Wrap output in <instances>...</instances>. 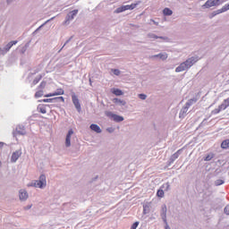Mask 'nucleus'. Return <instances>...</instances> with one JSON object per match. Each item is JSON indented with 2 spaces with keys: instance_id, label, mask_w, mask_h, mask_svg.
Returning <instances> with one entry per match:
<instances>
[{
  "instance_id": "nucleus-1",
  "label": "nucleus",
  "mask_w": 229,
  "mask_h": 229,
  "mask_svg": "<svg viewBox=\"0 0 229 229\" xmlns=\"http://www.w3.org/2000/svg\"><path fill=\"white\" fill-rule=\"evenodd\" d=\"M29 187L41 190L46 189V187H47V177L45 174H41L37 180H32L29 183Z\"/></svg>"
},
{
  "instance_id": "nucleus-2",
  "label": "nucleus",
  "mask_w": 229,
  "mask_h": 229,
  "mask_svg": "<svg viewBox=\"0 0 229 229\" xmlns=\"http://www.w3.org/2000/svg\"><path fill=\"white\" fill-rule=\"evenodd\" d=\"M105 114L106 117H109V119H111V121H114V123H123V121H124V116L121 114H117L110 111H106Z\"/></svg>"
},
{
  "instance_id": "nucleus-3",
  "label": "nucleus",
  "mask_w": 229,
  "mask_h": 229,
  "mask_svg": "<svg viewBox=\"0 0 229 229\" xmlns=\"http://www.w3.org/2000/svg\"><path fill=\"white\" fill-rule=\"evenodd\" d=\"M221 4V0H208L204 4H202V10H208V8H214V6H219Z\"/></svg>"
},
{
  "instance_id": "nucleus-4",
  "label": "nucleus",
  "mask_w": 229,
  "mask_h": 229,
  "mask_svg": "<svg viewBox=\"0 0 229 229\" xmlns=\"http://www.w3.org/2000/svg\"><path fill=\"white\" fill-rule=\"evenodd\" d=\"M30 198V194H28V191L21 189L18 192V199L21 201V203H24L28 201V199Z\"/></svg>"
},
{
  "instance_id": "nucleus-5",
  "label": "nucleus",
  "mask_w": 229,
  "mask_h": 229,
  "mask_svg": "<svg viewBox=\"0 0 229 229\" xmlns=\"http://www.w3.org/2000/svg\"><path fill=\"white\" fill-rule=\"evenodd\" d=\"M137 8V4H127V5H123L121 7H118L115 10L116 13H121L123 12H126V10H135Z\"/></svg>"
},
{
  "instance_id": "nucleus-6",
  "label": "nucleus",
  "mask_w": 229,
  "mask_h": 229,
  "mask_svg": "<svg viewBox=\"0 0 229 229\" xmlns=\"http://www.w3.org/2000/svg\"><path fill=\"white\" fill-rule=\"evenodd\" d=\"M197 62H199V57H198V55H193L190 58H188L184 64H186V67H188V69H191V67H192V65H194V64H197Z\"/></svg>"
},
{
  "instance_id": "nucleus-7",
  "label": "nucleus",
  "mask_w": 229,
  "mask_h": 229,
  "mask_svg": "<svg viewBox=\"0 0 229 229\" xmlns=\"http://www.w3.org/2000/svg\"><path fill=\"white\" fill-rule=\"evenodd\" d=\"M76 15H78V10H73L70 12L67 15L66 20L64 21L65 26H69V24H71V21H74Z\"/></svg>"
},
{
  "instance_id": "nucleus-8",
  "label": "nucleus",
  "mask_w": 229,
  "mask_h": 229,
  "mask_svg": "<svg viewBox=\"0 0 229 229\" xmlns=\"http://www.w3.org/2000/svg\"><path fill=\"white\" fill-rule=\"evenodd\" d=\"M89 130L90 131H93V133H98V134L103 133V128H101V126H99L97 123H91L89 125Z\"/></svg>"
},
{
  "instance_id": "nucleus-9",
  "label": "nucleus",
  "mask_w": 229,
  "mask_h": 229,
  "mask_svg": "<svg viewBox=\"0 0 229 229\" xmlns=\"http://www.w3.org/2000/svg\"><path fill=\"white\" fill-rule=\"evenodd\" d=\"M22 155V150L21 149H17L14 152H13L12 156H11V161L15 163L17 162V160H19V158H21Z\"/></svg>"
},
{
  "instance_id": "nucleus-10",
  "label": "nucleus",
  "mask_w": 229,
  "mask_h": 229,
  "mask_svg": "<svg viewBox=\"0 0 229 229\" xmlns=\"http://www.w3.org/2000/svg\"><path fill=\"white\" fill-rule=\"evenodd\" d=\"M187 69L189 68L185 62H183L175 68V72H183V71H187Z\"/></svg>"
},
{
  "instance_id": "nucleus-11",
  "label": "nucleus",
  "mask_w": 229,
  "mask_h": 229,
  "mask_svg": "<svg viewBox=\"0 0 229 229\" xmlns=\"http://www.w3.org/2000/svg\"><path fill=\"white\" fill-rule=\"evenodd\" d=\"M111 93L114 96H124V91L118 88H113L111 89Z\"/></svg>"
},
{
  "instance_id": "nucleus-12",
  "label": "nucleus",
  "mask_w": 229,
  "mask_h": 229,
  "mask_svg": "<svg viewBox=\"0 0 229 229\" xmlns=\"http://www.w3.org/2000/svg\"><path fill=\"white\" fill-rule=\"evenodd\" d=\"M64 89H59L57 92H54V93H49L45 95V98H53L55 96H64Z\"/></svg>"
},
{
  "instance_id": "nucleus-13",
  "label": "nucleus",
  "mask_w": 229,
  "mask_h": 229,
  "mask_svg": "<svg viewBox=\"0 0 229 229\" xmlns=\"http://www.w3.org/2000/svg\"><path fill=\"white\" fill-rule=\"evenodd\" d=\"M162 13L165 17H171V15H173V10L169 7L164 8Z\"/></svg>"
},
{
  "instance_id": "nucleus-14",
  "label": "nucleus",
  "mask_w": 229,
  "mask_h": 229,
  "mask_svg": "<svg viewBox=\"0 0 229 229\" xmlns=\"http://www.w3.org/2000/svg\"><path fill=\"white\" fill-rule=\"evenodd\" d=\"M72 103H73L75 108H77V110H80L81 106H80V99H78V97H76V96L72 97Z\"/></svg>"
},
{
  "instance_id": "nucleus-15",
  "label": "nucleus",
  "mask_w": 229,
  "mask_h": 229,
  "mask_svg": "<svg viewBox=\"0 0 229 229\" xmlns=\"http://www.w3.org/2000/svg\"><path fill=\"white\" fill-rule=\"evenodd\" d=\"M188 111H189V109H187V107L182 108L180 113H179L180 119H183V117H185V115H187Z\"/></svg>"
},
{
  "instance_id": "nucleus-16",
  "label": "nucleus",
  "mask_w": 229,
  "mask_h": 229,
  "mask_svg": "<svg viewBox=\"0 0 229 229\" xmlns=\"http://www.w3.org/2000/svg\"><path fill=\"white\" fill-rule=\"evenodd\" d=\"M220 148H222V149H228L229 148V140H224L220 145Z\"/></svg>"
},
{
  "instance_id": "nucleus-17",
  "label": "nucleus",
  "mask_w": 229,
  "mask_h": 229,
  "mask_svg": "<svg viewBox=\"0 0 229 229\" xmlns=\"http://www.w3.org/2000/svg\"><path fill=\"white\" fill-rule=\"evenodd\" d=\"M229 10V2L223 5V7L218 11L219 13H224V12H228Z\"/></svg>"
},
{
  "instance_id": "nucleus-18",
  "label": "nucleus",
  "mask_w": 229,
  "mask_h": 229,
  "mask_svg": "<svg viewBox=\"0 0 229 229\" xmlns=\"http://www.w3.org/2000/svg\"><path fill=\"white\" fill-rule=\"evenodd\" d=\"M157 198H164V196H165V192L164 191V190H162V188L157 190Z\"/></svg>"
},
{
  "instance_id": "nucleus-19",
  "label": "nucleus",
  "mask_w": 229,
  "mask_h": 229,
  "mask_svg": "<svg viewBox=\"0 0 229 229\" xmlns=\"http://www.w3.org/2000/svg\"><path fill=\"white\" fill-rule=\"evenodd\" d=\"M157 57H159L160 60H167L169 55L166 53H161L157 55Z\"/></svg>"
},
{
  "instance_id": "nucleus-20",
  "label": "nucleus",
  "mask_w": 229,
  "mask_h": 229,
  "mask_svg": "<svg viewBox=\"0 0 229 229\" xmlns=\"http://www.w3.org/2000/svg\"><path fill=\"white\" fill-rule=\"evenodd\" d=\"M116 105H118V106H126V100L117 99L116 100Z\"/></svg>"
},
{
  "instance_id": "nucleus-21",
  "label": "nucleus",
  "mask_w": 229,
  "mask_h": 229,
  "mask_svg": "<svg viewBox=\"0 0 229 229\" xmlns=\"http://www.w3.org/2000/svg\"><path fill=\"white\" fill-rule=\"evenodd\" d=\"M44 96V90H38L35 94V98H42Z\"/></svg>"
},
{
  "instance_id": "nucleus-22",
  "label": "nucleus",
  "mask_w": 229,
  "mask_h": 229,
  "mask_svg": "<svg viewBox=\"0 0 229 229\" xmlns=\"http://www.w3.org/2000/svg\"><path fill=\"white\" fill-rule=\"evenodd\" d=\"M71 139H72V138H71L69 136H66V138H65V146L67 148H69V146H71Z\"/></svg>"
},
{
  "instance_id": "nucleus-23",
  "label": "nucleus",
  "mask_w": 229,
  "mask_h": 229,
  "mask_svg": "<svg viewBox=\"0 0 229 229\" xmlns=\"http://www.w3.org/2000/svg\"><path fill=\"white\" fill-rule=\"evenodd\" d=\"M112 72H113V74H114V76H119V75H121V71L118 70V69H114V70H112Z\"/></svg>"
},
{
  "instance_id": "nucleus-24",
  "label": "nucleus",
  "mask_w": 229,
  "mask_h": 229,
  "mask_svg": "<svg viewBox=\"0 0 229 229\" xmlns=\"http://www.w3.org/2000/svg\"><path fill=\"white\" fill-rule=\"evenodd\" d=\"M72 135H74V131L72 129H71L68 131L66 137L72 138Z\"/></svg>"
},
{
  "instance_id": "nucleus-25",
  "label": "nucleus",
  "mask_w": 229,
  "mask_h": 229,
  "mask_svg": "<svg viewBox=\"0 0 229 229\" xmlns=\"http://www.w3.org/2000/svg\"><path fill=\"white\" fill-rule=\"evenodd\" d=\"M151 208V206L149 204H146L144 206V212L145 214H148V212H149V208Z\"/></svg>"
},
{
  "instance_id": "nucleus-26",
  "label": "nucleus",
  "mask_w": 229,
  "mask_h": 229,
  "mask_svg": "<svg viewBox=\"0 0 229 229\" xmlns=\"http://www.w3.org/2000/svg\"><path fill=\"white\" fill-rule=\"evenodd\" d=\"M40 87L41 89H46V87L47 89H49V86H47V82L46 81L41 82Z\"/></svg>"
},
{
  "instance_id": "nucleus-27",
  "label": "nucleus",
  "mask_w": 229,
  "mask_h": 229,
  "mask_svg": "<svg viewBox=\"0 0 229 229\" xmlns=\"http://www.w3.org/2000/svg\"><path fill=\"white\" fill-rule=\"evenodd\" d=\"M139 98H140V99H142V101H144L145 99L148 98V96L145 95V94H140V95H139Z\"/></svg>"
},
{
  "instance_id": "nucleus-28",
  "label": "nucleus",
  "mask_w": 229,
  "mask_h": 229,
  "mask_svg": "<svg viewBox=\"0 0 229 229\" xmlns=\"http://www.w3.org/2000/svg\"><path fill=\"white\" fill-rule=\"evenodd\" d=\"M139 226V222H134L131 226V229H137Z\"/></svg>"
},
{
  "instance_id": "nucleus-29",
  "label": "nucleus",
  "mask_w": 229,
  "mask_h": 229,
  "mask_svg": "<svg viewBox=\"0 0 229 229\" xmlns=\"http://www.w3.org/2000/svg\"><path fill=\"white\" fill-rule=\"evenodd\" d=\"M225 213L229 216V206H226L225 208Z\"/></svg>"
},
{
  "instance_id": "nucleus-30",
  "label": "nucleus",
  "mask_w": 229,
  "mask_h": 229,
  "mask_svg": "<svg viewBox=\"0 0 229 229\" xmlns=\"http://www.w3.org/2000/svg\"><path fill=\"white\" fill-rule=\"evenodd\" d=\"M51 101H53V99H51V98L43 99V103H51Z\"/></svg>"
},
{
  "instance_id": "nucleus-31",
  "label": "nucleus",
  "mask_w": 229,
  "mask_h": 229,
  "mask_svg": "<svg viewBox=\"0 0 229 229\" xmlns=\"http://www.w3.org/2000/svg\"><path fill=\"white\" fill-rule=\"evenodd\" d=\"M56 99H60V101H62V103H64L65 101V99L64 98V97H59Z\"/></svg>"
},
{
  "instance_id": "nucleus-32",
  "label": "nucleus",
  "mask_w": 229,
  "mask_h": 229,
  "mask_svg": "<svg viewBox=\"0 0 229 229\" xmlns=\"http://www.w3.org/2000/svg\"><path fill=\"white\" fill-rule=\"evenodd\" d=\"M223 183H224V182L221 180L216 182V185H223Z\"/></svg>"
},
{
  "instance_id": "nucleus-33",
  "label": "nucleus",
  "mask_w": 229,
  "mask_h": 229,
  "mask_svg": "<svg viewBox=\"0 0 229 229\" xmlns=\"http://www.w3.org/2000/svg\"><path fill=\"white\" fill-rule=\"evenodd\" d=\"M206 160H212V156H208V157H206Z\"/></svg>"
},
{
  "instance_id": "nucleus-34",
  "label": "nucleus",
  "mask_w": 229,
  "mask_h": 229,
  "mask_svg": "<svg viewBox=\"0 0 229 229\" xmlns=\"http://www.w3.org/2000/svg\"><path fill=\"white\" fill-rule=\"evenodd\" d=\"M3 146H4V143L0 142V149H2V148H3Z\"/></svg>"
},
{
  "instance_id": "nucleus-35",
  "label": "nucleus",
  "mask_w": 229,
  "mask_h": 229,
  "mask_svg": "<svg viewBox=\"0 0 229 229\" xmlns=\"http://www.w3.org/2000/svg\"><path fill=\"white\" fill-rule=\"evenodd\" d=\"M13 44H15L13 41L9 43V47H11L12 46H13Z\"/></svg>"
},
{
  "instance_id": "nucleus-36",
  "label": "nucleus",
  "mask_w": 229,
  "mask_h": 229,
  "mask_svg": "<svg viewBox=\"0 0 229 229\" xmlns=\"http://www.w3.org/2000/svg\"><path fill=\"white\" fill-rule=\"evenodd\" d=\"M41 114H46V109H41Z\"/></svg>"
},
{
  "instance_id": "nucleus-37",
  "label": "nucleus",
  "mask_w": 229,
  "mask_h": 229,
  "mask_svg": "<svg viewBox=\"0 0 229 229\" xmlns=\"http://www.w3.org/2000/svg\"><path fill=\"white\" fill-rule=\"evenodd\" d=\"M15 0H7V3H13Z\"/></svg>"
}]
</instances>
